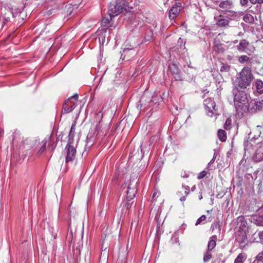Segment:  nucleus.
<instances>
[{
	"instance_id": "1",
	"label": "nucleus",
	"mask_w": 263,
	"mask_h": 263,
	"mask_svg": "<svg viewBox=\"0 0 263 263\" xmlns=\"http://www.w3.org/2000/svg\"><path fill=\"white\" fill-rule=\"evenodd\" d=\"M253 79V75L251 68L249 67H243L236 79L234 83V88L245 89L249 86Z\"/></svg>"
},
{
	"instance_id": "2",
	"label": "nucleus",
	"mask_w": 263,
	"mask_h": 263,
	"mask_svg": "<svg viewBox=\"0 0 263 263\" xmlns=\"http://www.w3.org/2000/svg\"><path fill=\"white\" fill-rule=\"evenodd\" d=\"M232 92L236 109L243 111L248 110L249 103L246 93L244 91L239 90L237 88H234Z\"/></svg>"
},
{
	"instance_id": "3",
	"label": "nucleus",
	"mask_w": 263,
	"mask_h": 263,
	"mask_svg": "<svg viewBox=\"0 0 263 263\" xmlns=\"http://www.w3.org/2000/svg\"><path fill=\"white\" fill-rule=\"evenodd\" d=\"M128 5L126 0H116L114 3H110L108 8V14L116 16L122 12L124 8Z\"/></svg>"
},
{
	"instance_id": "4",
	"label": "nucleus",
	"mask_w": 263,
	"mask_h": 263,
	"mask_svg": "<svg viewBox=\"0 0 263 263\" xmlns=\"http://www.w3.org/2000/svg\"><path fill=\"white\" fill-rule=\"evenodd\" d=\"M77 143L74 142L67 141V144L65 147V151L66 153L65 157V162L66 164L72 163L76 159V147Z\"/></svg>"
},
{
	"instance_id": "5",
	"label": "nucleus",
	"mask_w": 263,
	"mask_h": 263,
	"mask_svg": "<svg viewBox=\"0 0 263 263\" xmlns=\"http://www.w3.org/2000/svg\"><path fill=\"white\" fill-rule=\"evenodd\" d=\"M78 99V94L77 93L67 99L63 104L62 113L64 114L71 112L77 105Z\"/></svg>"
},
{
	"instance_id": "6",
	"label": "nucleus",
	"mask_w": 263,
	"mask_h": 263,
	"mask_svg": "<svg viewBox=\"0 0 263 263\" xmlns=\"http://www.w3.org/2000/svg\"><path fill=\"white\" fill-rule=\"evenodd\" d=\"M138 180L136 179L130 180L127 186V190L125 191L126 193V200L130 201L133 199L137 193V187Z\"/></svg>"
},
{
	"instance_id": "7",
	"label": "nucleus",
	"mask_w": 263,
	"mask_h": 263,
	"mask_svg": "<svg viewBox=\"0 0 263 263\" xmlns=\"http://www.w3.org/2000/svg\"><path fill=\"white\" fill-rule=\"evenodd\" d=\"M203 104L207 115L212 117L214 114V111H216L215 101L212 98H207L204 100Z\"/></svg>"
},
{
	"instance_id": "8",
	"label": "nucleus",
	"mask_w": 263,
	"mask_h": 263,
	"mask_svg": "<svg viewBox=\"0 0 263 263\" xmlns=\"http://www.w3.org/2000/svg\"><path fill=\"white\" fill-rule=\"evenodd\" d=\"M219 6L222 9V11L225 13H229L228 15L231 16H234L236 12L231 9L233 8V3L230 0L222 1L219 5Z\"/></svg>"
},
{
	"instance_id": "9",
	"label": "nucleus",
	"mask_w": 263,
	"mask_h": 263,
	"mask_svg": "<svg viewBox=\"0 0 263 263\" xmlns=\"http://www.w3.org/2000/svg\"><path fill=\"white\" fill-rule=\"evenodd\" d=\"M252 159L256 162L263 161V143H258L256 145L255 151L252 156Z\"/></svg>"
},
{
	"instance_id": "10",
	"label": "nucleus",
	"mask_w": 263,
	"mask_h": 263,
	"mask_svg": "<svg viewBox=\"0 0 263 263\" xmlns=\"http://www.w3.org/2000/svg\"><path fill=\"white\" fill-rule=\"evenodd\" d=\"M263 100H254L249 103V109L252 113L262 110Z\"/></svg>"
},
{
	"instance_id": "11",
	"label": "nucleus",
	"mask_w": 263,
	"mask_h": 263,
	"mask_svg": "<svg viewBox=\"0 0 263 263\" xmlns=\"http://www.w3.org/2000/svg\"><path fill=\"white\" fill-rule=\"evenodd\" d=\"M137 51L134 48H125L122 53L123 60L130 61L137 54Z\"/></svg>"
},
{
	"instance_id": "12",
	"label": "nucleus",
	"mask_w": 263,
	"mask_h": 263,
	"mask_svg": "<svg viewBox=\"0 0 263 263\" xmlns=\"http://www.w3.org/2000/svg\"><path fill=\"white\" fill-rule=\"evenodd\" d=\"M109 30L106 28L98 33V39L100 46L107 45L109 41Z\"/></svg>"
},
{
	"instance_id": "13",
	"label": "nucleus",
	"mask_w": 263,
	"mask_h": 263,
	"mask_svg": "<svg viewBox=\"0 0 263 263\" xmlns=\"http://www.w3.org/2000/svg\"><path fill=\"white\" fill-rule=\"evenodd\" d=\"M182 4L180 2H176L171 8L169 11V18L174 19L180 13Z\"/></svg>"
},
{
	"instance_id": "14",
	"label": "nucleus",
	"mask_w": 263,
	"mask_h": 263,
	"mask_svg": "<svg viewBox=\"0 0 263 263\" xmlns=\"http://www.w3.org/2000/svg\"><path fill=\"white\" fill-rule=\"evenodd\" d=\"M170 70L173 75L174 78L176 81H181L182 80V75L181 73V71L180 69L178 68V65L176 63H172L170 66Z\"/></svg>"
},
{
	"instance_id": "15",
	"label": "nucleus",
	"mask_w": 263,
	"mask_h": 263,
	"mask_svg": "<svg viewBox=\"0 0 263 263\" xmlns=\"http://www.w3.org/2000/svg\"><path fill=\"white\" fill-rule=\"evenodd\" d=\"M236 240L239 243L241 247H244L247 241L246 233L244 231H239L236 234Z\"/></svg>"
},
{
	"instance_id": "16",
	"label": "nucleus",
	"mask_w": 263,
	"mask_h": 263,
	"mask_svg": "<svg viewBox=\"0 0 263 263\" xmlns=\"http://www.w3.org/2000/svg\"><path fill=\"white\" fill-rule=\"evenodd\" d=\"M250 43L245 39H242L240 41L239 43L236 46L237 50L241 52H247L248 46Z\"/></svg>"
},
{
	"instance_id": "17",
	"label": "nucleus",
	"mask_w": 263,
	"mask_h": 263,
	"mask_svg": "<svg viewBox=\"0 0 263 263\" xmlns=\"http://www.w3.org/2000/svg\"><path fill=\"white\" fill-rule=\"evenodd\" d=\"M237 227L239 229V231L246 232L247 228V223L243 217H239L237 219Z\"/></svg>"
},
{
	"instance_id": "18",
	"label": "nucleus",
	"mask_w": 263,
	"mask_h": 263,
	"mask_svg": "<svg viewBox=\"0 0 263 263\" xmlns=\"http://www.w3.org/2000/svg\"><path fill=\"white\" fill-rule=\"evenodd\" d=\"M2 15L4 18H5L7 21H10V16L11 14L13 13V9L12 8H4L2 9Z\"/></svg>"
},
{
	"instance_id": "19",
	"label": "nucleus",
	"mask_w": 263,
	"mask_h": 263,
	"mask_svg": "<svg viewBox=\"0 0 263 263\" xmlns=\"http://www.w3.org/2000/svg\"><path fill=\"white\" fill-rule=\"evenodd\" d=\"M251 222L258 226H263V217L262 216L255 215L251 217Z\"/></svg>"
},
{
	"instance_id": "20",
	"label": "nucleus",
	"mask_w": 263,
	"mask_h": 263,
	"mask_svg": "<svg viewBox=\"0 0 263 263\" xmlns=\"http://www.w3.org/2000/svg\"><path fill=\"white\" fill-rule=\"evenodd\" d=\"M230 20V18L224 17L220 18L217 20L216 24L218 26L220 27H229Z\"/></svg>"
},
{
	"instance_id": "21",
	"label": "nucleus",
	"mask_w": 263,
	"mask_h": 263,
	"mask_svg": "<svg viewBox=\"0 0 263 263\" xmlns=\"http://www.w3.org/2000/svg\"><path fill=\"white\" fill-rule=\"evenodd\" d=\"M74 6L78 8L77 5H74ZM73 6H72L71 4H68L65 6L64 11L65 13H66V16L65 17V18H66L67 20L68 19V16H70L73 12Z\"/></svg>"
},
{
	"instance_id": "22",
	"label": "nucleus",
	"mask_w": 263,
	"mask_h": 263,
	"mask_svg": "<svg viewBox=\"0 0 263 263\" xmlns=\"http://www.w3.org/2000/svg\"><path fill=\"white\" fill-rule=\"evenodd\" d=\"M108 16H105L103 18L101 21V25L103 27H108V26H111L110 25V23L112 20V18L114 17L113 15H109L108 14Z\"/></svg>"
},
{
	"instance_id": "23",
	"label": "nucleus",
	"mask_w": 263,
	"mask_h": 263,
	"mask_svg": "<svg viewBox=\"0 0 263 263\" xmlns=\"http://www.w3.org/2000/svg\"><path fill=\"white\" fill-rule=\"evenodd\" d=\"M217 239V236L216 235H213L210 238V240L209 242L208 245V250L212 251L216 246V240Z\"/></svg>"
},
{
	"instance_id": "24",
	"label": "nucleus",
	"mask_w": 263,
	"mask_h": 263,
	"mask_svg": "<svg viewBox=\"0 0 263 263\" xmlns=\"http://www.w3.org/2000/svg\"><path fill=\"white\" fill-rule=\"evenodd\" d=\"M127 255V252L125 251L121 252L120 250L119 255L117 259V263H124Z\"/></svg>"
},
{
	"instance_id": "25",
	"label": "nucleus",
	"mask_w": 263,
	"mask_h": 263,
	"mask_svg": "<svg viewBox=\"0 0 263 263\" xmlns=\"http://www.w3.org/2000/svg\"><path fill=\"white\" fill-rule=\"evenodd\" d=\"M231 70V66L227 63H221L220 71L221 73H227Z\"/></svg>"
},
{
	"instance_id": "26",
	"label": "nucleus",
	"mask_w": 263,
	"mask_h": 263,
	"mask_svg": "<svg viewBox=\"0 0 263 263\" xmlns=\"http://www.w3.org/2000/svg\"><path fill=\"white\" fill-rule=\"evenodd\" d=\"M75 129H76L75 125L72 124L71 125L70 130L69 133L67 141L74 142L73 138L74 137Z\"/></svg>"
},
{
	"instance_id": "27",
	"label": "nucleus",
	"mask_w": 263,
	"mask_h": 263,
	"mask_svg": "<svg viewBox=\"0 0 263 263\" xmlns=\"http://www.w3.org/2000/svg\"><path fill=\"white\" fill-rule=\"evenodd\" d=\"M257 91L259 93L263 92V82L260 80H257L255 82Z\"/></svg>"
},
{
	"instance_id": "28",
	"label": "nucleus",
	"mask_w": 263,
	"mask_h": 263,
	"mask_svg": "<svg viewBox=\"0 0 263 263\" xmlns=\"http://www.w3.org/2000/svg\"><path fill=\"white\" fill-rule=\"evenodd\" d=\"M217 135L218 138L221 141L224 142L227 139L226 132L222 129H219L218 131Z\"/></svg>"
},
{
	"instance_id": "29",
	"label": "nucleus",
	"mask_w": 263,
	"mask_h": 263,
	"mask_svg": "<svg viewBox=\"0 0 263 263\" xmlns=\"http://www.w3.org/2000/svg\"><path fill=\"white\" fill-rule=\"evenodd\" d=\"M243 20L247 23L252 24L254 22L253 16L250 14H246L243 17Z\"/></svg>"
},
{
	"instance_id": "30",
	"label": "nucleus",
	"mask_w": 263,
	"mask_h": 263,
	"mask_svg": "<svg viewBox=\"0 0 263 263\" xmlns=\"http://www.w3.org/2000/svg\"><path fill=\"white\" fill-rule=\"evenodd\" d=\"M47 142V140L46 139H44V140L42 141V145L38 151V154L39 155L42 154L45 151L46 146Z\"/></svg>"
},
{
	"instance_id": "31",
	"label": "nucleus",
	"mask_w": 263,
	"mask_h": 263,
	"mask_svg": "<svg viewBox=\"0 0 263 263\" xmlns=\"http://www.w3.org/2000/svg\"><path fill=\"white\" fill-rule=\"evenodd\" d=\"M250 58L246 55H241L238 58V62L240 63H244L249 61Z\"/></svg>"
},
{
	"instance_id": "32",
	"label": "nucleus",
	"mask_w": 263,
	"mask_h": 263,
	"mask_svg": "<svg viewBox=\"0 0 263 263\" xmlns=\"http://www.w3.org/2000/svg\"><path fill=\"white\" fill-rule=\"evenodd\" d=\"M210 251H208L204 254L203 256V261L204 262L209 261L210 259L212 258V254L209 252Z\"/></svg>"
},
{
	"instance_id": "33",
	"label": "nucleus",
	"mask_w": 263,
	"mask_h": 263,
	"mask_svg": "<svg viewBox=\"0 0 263 263\" xmlns=\"http://www.w3.org/2000/svg\"><path fill=\"white\" fill-rule=\"evenodd\" d=\"M243 258V255L242 254H239L235 258L234 263H243L242 261Z\"/></svg>"
},
{
	"instance_id": "34",
	"label": "nucleus",
	"mask_w": 263,
	"mask_h": 263,
	"mask_svg": "<svg viewBox=\"0 0 263 263\" xmlns=\"http://www.w3.org/2000/svg\"><path fill=\"white\" fill-rule=\"evenodd\" d=\"M231 124V120L229 118H228L226 120L225 123L224 124V128L227 130L229 129L230 128Z\"/></svg>"
},
{
	"instance_id": "35",
	"label": "nucleus",
	"mask_w": 263,
	"mask_h": 263,
	"mask_svg": "<svg viewBox=\"0 0 263 263\" xmlns=\"http://www.w3.org/2000/svg\"><path fill=\"white\" fill-rule=\"evenodd\" d=\"M263 131V126L258 125L257 126L255 132L257 134V136H260V134Z\"/></svg>"
},
{
	"instance_id": "36",
	"label": "nucleus",
	"mask_w": 263,
	"mask_h": 263,
	"mask_svg": "<svg viewBox=\"0 0 263 263\" xmlns=\"http://www.w3.org/2000/svg\"><path fill=\"white\" fill-rule=\"evenodd\" d=\"M205 219L206 216L204 215H202L197 220L195 225L198 226V224H200L202 221H204Z\"/></svg>"
},
{
	"instance_id": "37",
	"label": "nucleus",
	"mask_w": 263,
	"mask_h": 263,
	"mask_svg": "<svg viewBox=\"0 0 263 263\" xmlns=\"http://www.w3.org/2000/svg\"><path fill=\"white\" fill-rule=\"evenodd\" d=\"M206 175V172L204 171H203L199 173L197 178L198 179H202L203 177H204Z\"/></svg>"
},
{
	"instance_id": "38",
	"label": "nucleus",
	"mask_w": 263,
	"mask_h": 263,
	"mask_svg": "<svg viewBox=\"0 0 263 263\" xmlns=\"http://www.w3.org/2000/svg\"><path fill=\"white\" fill-rule=\"evenodd\" d=\"M256 259L258 261H263V251L260 252L256 256Z\"/></svg>"
},
{
	"instance_id": "39",
	"label": "nucleus",
	"mask_w": 263,
	"mask_h": 263,
	"mask_svg": "<svg viewBox=\"0 0 263 263\" xmlns=\"http://www.w3.org/2000/svg\"><path fill=\"white\" fill-rule=\"evenodd\" d=\"M130 201L126 200V203L124 205V207L126 208V210L129 209L131 207L132 204L129 202Z\"/></svg>"
},
{
	"instance_id": "40",
	"label": "nucleus",
	"mask_w": 263,
	"mask_h": 263,
	"mask_svg": "<svg viewBox=\"0 0 263 263\" xmlns=\"http://www.w3.org/2000/svg\"><path fill=\"white\" fill-rule=\"evenodd\" d=\"M250 1L253 4H255L256 3L261 4L263 3V0H250Z\"/></svg>"
},
{
	"instance_id": "41",
	"label": "nucleus",
	"mask_w": 263,
	"mask_h": 263,
	"mask_svg": "<svg viewBox=\"0 0 263 263\" xmlns=\"http://www.w3.org/2000/svg\"><path fill=\"white\" fill-rule=\"evenodd\" d=\"M57 143V141H56L55 143L50 144L49 145V148L51 151L53 150L56 147Z\"/></svg>"
},
{
	"instance_id": "42",
	"label": "nucleus",
	"mask_w": 263,
	"mask_h": 263,
	"mask_svg": "<svg viewBox=\"0 0 263 263\" xmlns=\"http://www.w3.org/2000/svg\"><path fill=\"white\" fill-rule=\"evenodd\" d=\"M258 236L261 242H263V231H260L258 233Z\"/></svg>"
},
{
	"instance_id": "43",
	"label": "nucleus",
	"mask_w": 263,
	"mask_h": 263,
	"mask_svg": "<svg viewBox=\"0 0 263 263\" xmlns=\"http://www.w3.org/2000/svg\"><path fill=\"white\" fill-rule=\"evenodd\" d=\"M216 154H215H215H214V156H213V157L212 159L210 161V162L208 163V166H209V167L210 166V165L211 164H212V163L214 162V161H215V159H216Z\"/></svg>"
},
{
	"instance_id": "44",
	"label": "nucleus",
	"mask_w": 263,
	"mask_h": 263,
	"mask_svg": "<svg viewBox=\"0 0 263 263\" xmlns=\"http://www.w3.org/2000/svg\"><path fill=\"white\" fill-rule=\"evenodd\" d=\"M182 187H184L185 189V192H184V193L187 195L189 194L190 193V190H189V186H187V187H185L184 185H182Z\"/></svg>"
},
{
	"instance_id": "45",
	"label": "nucleus",
	"mask_w": 263,
	"mask_h": 263,
	"mask_svg": "<svg viewBox=\"0 0 263 263\" xmlns=\"http://www.w3.org/2000/svg\"><path fill=\"white\" fill-rule=\"evenodd\" d=\"M142 107V104L141 103V101L137 103V108L138 110H141Z\"/></svg>"
},
{
	"instance_id": "46",
	"label": "nucleus",
	"mask_w": 263,
	"mask_h": 263,
	"mask_svg": "<svg viewBox=\"0 0 263 263\" xmlns=\"http://www.w3.org/2000/svg\"><path fill=\"white\" fill-rule=\"evenodd\" d=\"M18 12H19L16 10L15 12L13 11V13L11 14V16H12L13 17H15L17 15Z\"/></svg>"
},
{
	"instance_id": "47",
	"label": "nucleus",
	"mask_w": 263,
	"mask_h": 263,
	"mask_svg": "<svg viewBox=\"0 0 263 263\" xmlns=\"http://www.w3.org/2000/svg\"><path fill=\"white\" fill-rule=\"evenodd\" d=\"M186 200V197L185 196H182L180 198V200L181 201H184L185 200Z\"/></svg>"
},
{
	"instance_id": "48",
	"label": "nucleus",
	"mask_w": 263,
	"mask_h": 263,
	"mask_svg": "<svg viewBox=\"0 0 263 263\" xmlns=\"http://www.w3.org/2000/svg\"><path fill=\"white\" fill-rule=\"evenodd\" d=\"M3 133H4L3 129L0 128V138L2 136Z\"/></svg>"
},
{
	"instance_id": "49",
	"label": "nucleus",
	"mask_w": 263,
	"mask_h": 263,
	"mask_svg": "<svg viewBox=\"0 0 263 263\" xmlns=\"http://www.w3.org/2000/svg\"><path fill=\"white\" fill-rule=\"evenodd\" d=\"M202 199V196L201 194H200L199 196V199L201 200Z\"/></svg>"
},
{
	"instance_id": "50",
	"label": "nucleus",
	"mask_w": 263,
	"mask_h": 263,
	"mask_svg": "<svg viewBox=\"0 0 263 263\" xmlns=\"http://www.w3.org/2000/svg\"><path fill=\"white\" fill-rule=\"evenodd\" d=\"M141 153H142V154H143V153H144V152H143V147H142V145L141 146Z\"/></svg>"
},
{
	"instance_id": "51",
	"label": "nucleus",
	"mask_w": 263,
	"mask_h": 263,
	"mask_svg": "<svg viewBox=\"0 0 263 263\" xmlns=\"http://www.w3.org/2000/svg\"><path fill=\"white\" fill-rule=\"evenodd\" d=\"M149 33H150V35H149V38L147 40V41H149V39H150V38H151V36H152V35H151V34H152L151 32V31H149Z\"/></svg>"
},
{
	"instance_id": "52",
	"label": "nucleus",
	"mask_w": 263,
	"mask_h": 263,
	"mask_svg": "<svg viewBox=\"0 0 263 263\" xmlns=\"http://www.w3.org/2000/svg\"><path fill=\"white\" fill-rule=\"evenodd\" d=\"M88 137L87 136V138H86V142H87V143H88Z\"/></svg>"
},
{
	"instance_id": "53",
	"label": "nucleus",
	"mask_w": 263,
	"mask_h": 263,
	"mask_svg": "<svg viewBox=\"0 0 263 263\" xmlns=\"http://www.w3.org/2000/svg\"><path fill=\"white\" fill-rule=\"evenodd\" d=\"M156 195V194L155 193H154V194L153 195V197L154 198Z\"/></svg>"
},
{
	"instance_id": "54",
	"label": "nucleus",
	"mask_w": 263,
	"mask_h": 263,
	"mask_svg": "<svg viewBox=\"0 0 263 263\" xmlns=\"http://www.w3.org/2000/svg\"><path fill=\"white\" fill-rule=\"evenodd\" d=\"M237 42H238V41H237V40H236V41H235L234 42V43H237Z\"/></svg>"
},
{
	"instance_id": "55",
	"label": "nucleus",
	"mask_w": 263,
	"mask_h": 263,
	"mask_svg": "<svg viewBox=\"0 0 263 263\" xmlns=\"http://www.w3.org/2000/svg\"><path fill=\"white\" fill-rule=\"evenodd\" d=\"M195 188V186H194V187L192 189V191H194V189Z\"/></svg>"
},
{
	"instance_id": "56",
	"label": "nucleus",
	"mask_w": 263,
	"mask_h": 263,
	"mask_svg": "<svg viewBox=\"0 0 263 263\" xmlns=\"http://www.w3.org/2000/svg\"><path fill=\"white\" fill-rule=\"evenodd\" d=\"M181 40V38H179V41H178V43L180 42V41Z\"/></svg>"
},
{
	"instance_id": "57",
	"label": "nucleus",
	"mask_w": 263,
	"mask_h": 263,
	"mask_svg": "<svg viewBox=\"0 0 263 263\" xmlns=\"http://www.w3.org/2000/svg\"><path fill=\"white\" fill-rule=\"evenodd\" d=\"M122 187L124 189L125 187H123V185L122 186Z\"/></svg>"
},
{
	"instance_id": "58",
	"label": "nucleus",
	"mask_w": 263,
	"mask_h": 263,
	"mask_svg": "<svg viewBox=\"0 0 263 263\" xmlns=\"http://www.w3.org/2000/svg\"><path fill=\"white\" fill-rule=\"evenodd\" d=\"M262 111H263V107H262Z\"/></svg>"
}]
</instances>
